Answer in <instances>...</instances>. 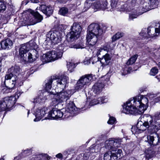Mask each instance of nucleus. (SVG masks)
Returning <instances> with one entry per match:
<instances>
[{
    "instance_id": "nucleus-64",
    "label": "nucleus",
    "mask_w": 160,
    "mask_h": 160,
    "mask_svg": "<svg viewBox=\"0 0 160 160\" xmlns=\"http://www.w3.org/2000/svg\"><path fill=\"white\" fill-rule=\"evenodd\" d=\"M29 110H28V114H29Z\"/></svg>"
},
{
    "instance_id": "nucleus-19",
    "label": "nucleus",
    "mask_w": 160,
    "mask_h": 160,
    "mask_svg": "<svg viewBox=\"0 0 160 160\" xmlns=\"http://www.w3.org/2000/svg\"><path fill=\"white\" fill-rule=\"evenodd\" d=\"M49 52L52 61H54L60 58L62 56V52L58 49L56 50L55 51H53Z\"/></svg>"
},
{
    "instance_id": "nucleus-9",
    "label": "nucleus",
    "mask_w": 160,
    "mask_h": 160,
    "mask_svg": "<svg viewBox=\"0 0 160 160\" xmlns=\"http://www.w3.org/2000/svg\"><path fill=\"white\" fill-rule=\"evenodd\" d=\"M71 94V91L69 90L61 92L56 94L54 93V98L56 102L55 104H58V103L66 101L69 99Z\"/></svg>"
},
{
    "instance_id": "nucleus-21",
    "label": "nucleus",
    "mask_w": 160,
    "mask_h": 160,
    "mask_svg": "<svg viewBox=\"0 0 160 160\" xmlns=\"http://www.w3.org/2000/svg\"><path fill=\"white\" fill-rule=\"evenodd\" d=\"M10 73L9 74H12L13 77H16V79H18V76L20 73V69L19 66H15L12 67L8 70Z\"/></svg>"
},
{
    "instance_id": "nucleus-28",
    "label": "nucleus",
    "mask_w": 160,
    "mask_h": 160,
    "mask_svg": "<svg viewBox=\"0 0 160 160\" xmlns=\"http://www.w3.org/2000/svg\"><path fill=\"white\" fill-rule=\"evenodd\" d=\"M46 98L42 95L39 96L34 98L32 100V102L34 103H40L44 102Z\"/></svg>"
},
{
    "instance_id": "nucleus-11",
    "label": "nucleus",
    "mask_w": 160,
    "mask_h": 160,
    "mask_svg": "<svg viewBox=\"0 0 160 160\" xmlns=\"http://www.w3.org/2000/svg\"><path fill=\"white\" fill-rule=\"evenodd\" d=\"M64 109V118H67L75 115L77 111V108L72 102H70Z\"/></svg>"
},
{
    "instance_id": "nucleus-15",
    "label": "nucleus",
    "mask_w": 160,
    "mask_h": 160,
    "mask_svg": "<svg viewBox=\"0 0 160 160\" xmlns=\"http://www.w3.org/2000/svg\"><path fill=\"white\" fill-rule=\"evenodd\" d=\"M68 78L66 76H63L56 80L57 86L62 89H64L68 82Z\"/></svg>"
},
{
    "instance_id": "nucleus-5",
    "label": "nucleus",
    "mask_w": 160,
    "mask_h": 160,
    "mask_svg": "<svg viewBox=\"0 0 160 160\" xmlns=\"http://www.w3.org/2000/svg\"><path fill=\"white\" fill-rule=\"evenodd\" d=\"M94 75L92 74H86L81 76L78 80L75 88V92L83 91L84 88L93 81Z\"/></svg>"
},
{
    "instance_id": "nucleus-29",
    "label": "nucleus",
    "mask_w": 160,
    "mask_h": 160,
    "mask_svg": "<svg viewBox=\"0 0 160 160\" xmlns=\"http://www.w3.org/2000/svg\"><path fill=\"white\" fill-rule=\"evenodd\" d=\"M111 6H109L108 11H112L113 10L117 7V4L118 0H111Z\"/></svg>"
},
{
    "instance_id": "nucleus-27",
    "label": "nucleus",
    "mask_w": 160,
    "mask_h": 160,
    "mask_svg": "<svg viewBox=\"0 0 160 160\" xmlns=\"http://www.w3.org/2000/svg\"><path fill=\"white\" fill-rule=\"evenodd\" d=\"M41 60L43 62L47 63L52 61L50 52H48L43 54L41 58Z\"/></svg>"
},
{
    "instance_id": "nucleus-14",
    "label": "nucleus",
    "mask_w": 160,
    "mask_h": 160,
    "mask_svg": "<svg viewBox=\"0 0 160 160\" xmlns=\"http://www.w3.org/2000/svg\"><path fill=\"white\" fill-rule=\"evenodd\" d=\"M58 32H49L47 35V38H49L52 43L54 44L60 42L61 40V37Z\"/></svg>"
},
{
    "instance_id": "nucleus-57",
    "label": "nucleus",
    "mask_w": 160,
    "mask_h": 160,
    "mask_svg": "<svg viewBox=\"0 0 160 160\" xmlns=\"http://www.w3.org/2000/svg\"><path fill=\"white\" fill-rule=\"evenodd\" d=\"M32 3H38L40 2L41 1V0H29Z\"/></svg>"
},
{
    "instance_id": "nucleus-10",
    "label": "nucleus",
    "mask_w": 160,
    "mask_h": 160,
    "mask_svg": "<svg viewBox=\"0 0 160 160\" xmlns=\"http://www.w3.org/2000/svg\"><path fill=\"white\" fill-rule=\"evenodd\" d=\"M64 116V109L59 110L57 108L53 109L50 111L47 117L45 119H57L60 118Z\"/></svg>"
},
{
    "instance_id": "nucleus-62",
    "label": "nucleus",
    "mask_w": 160,
    "mask_h": 160,
    "mask_svg": "<svg viewBox=\"0 0 160 160\" xmlns=\"http://www.w3.org/2000/svg\"><path fill=\"white\" fill-rule=\"evenodd\" d=\"M158 67L159 68V69H160V62H159L158 64Z\"/></svg>"
},
{
    "instance_id": "nucleus-26",
    "label": "nucleus",
    "mask_w": 160,
    "mask_h": 160,
    "mask_svg": "<svg viewBox=\"0 0 160 160\" xmlns=\"http://www.w3.org/2000/svg\"><path fill=\"white\" fill-rule=\"evenodd\" d=\"M115 46V45L112 44L111 42H109L105 43L102 47L105 51L108 52L113 50Z\"/></svg>"
},
{
    "instance_id": "nucleus-1",
    "label": "nucleus",
    "mask_w": 160,
    "mask_h": 160,
    "mask_svg": "<svg viewBox=\"0 0 160 160\" xmlns=\"http://www.w3.org/2000/svg\"><path fill=\"white\" fill-rule=\"evenodd\" d=\"M148 128V133L151 134L155 133V136H145L143 138L142 140L148 142L150 144L158 145L160 142V137L156 132L160 129V112H156L153 117L147 115L143 123L139 122L136 127H132L131 131L133 134H138L143 132Z\"/></svg>"
},
{
    "instance_id": "nucleus-44",
    "label": "nucleus",
    "mask_w": 160,
    "mask_h": 160,
    "mask_svg": "<svg viewBox=\"0 0 160 160\" xmlns=\"http://www.w3.org/2000/svg\"><path fill=\"white\" fill-rule=\"evenodd\" d=\"M158 72V69L156 67H154L151 69L150 74L151 75L154 76Z\"/></svg>"
},
{
    "instance_id": "nucleus-49",
    "label": "nucleus",
    "mask_w": 160,
    "mask_h": 160,
    "mask_svg": "<svg viewBox=\"0 0 160 160\" xmlns=\"http://www.w3.org/2000/svg\"><path fill=\"white\" fill-rule=\"evenodd\" d=\"M31 152V150L30 149H28L26 150L23 151L22 153L23 156H25L30 154Z\"/></svg>"
},
{
    "instance_id": "nucleus-30",
    "label": "nucleus",
    "mask_w": 160,
    "mask_h": 160,
    "mask_svg": "<svg viewBox=\"0 0 160 160\" xmlns=\"http://www.w3.org/2000/svg\"><path fill=\"white\" fill-rule=\"evenodd\" d=\"M128 65H127L125 67L122 68L121 72L122 75H125L128 73H130L132 70V68L128 66Z\"/></svg>"
},
{
    "instance_id": "nucleus-61",
    "label": "nucleus",
    "mask_w": 160,
    "mask_h": 160,
    "mask_svg": "<svg viewBox=\"0 0 160 160\" xmlns=\"http://www.w3.org/2000/svg\"><path fill=\"white\" fill-rule=\"evenodd\" d=\"M2 111V110H0V117L2 115V113H3V111Z\"/></svg>"
},
{
    "instance_id": "nucleus-52",
    "label": "nucleus",
    "mask_w": 160,
    "mask_h": 160,
    "mask_svg": "<svg viewBox=\"0 0 160 160\" xmlns=\"http://www.w3.org/2000/svg\"><path fill=\"white\" fill-rule=\"evenodd\" d=\"M116 119L114 118L110 117L109 119L108 122V123L109 124H112L114 123Z\"/></svg>"
},
{
    "instance_id": "nucleus-51",
    "label": "nucleus",
    "mask_w": 160,
    "mask_h": 160,
    "mask_svg": "<svg viewBox=\"0 0 160 160\" xmlns=\"http://www.w3.org/2000/svg\"><path fill=\"white\" fill-rule=\"evenodd\" d=\"M98 56H95L93 57H92L90 59V61L92 62V64H94L96 62H97L98 61Z\"/></svg>"
},
{
    "instance_id": "nucleus-60",
    "label": "nucleus",
    "mask_w": 160,
    "mask_h": 160,
    "mask_svg": "<svg viewBox=\"0 0 160 160\" xmlns=\"http://www.w3.org/2000/svg\"><path fill=\"white\" fill-rule=\"evenodd\" d=\"M20 158L19 156L15 158L14 160H18Z\"/></svg>"
},
{
    "instance_id": "nucleus-25",
    "label": "nucleus",
    "mask_w": 160,
    "mask_h": 160,
    "mask_svg": "<svg viewBox=\"0 0 160 160\" xmlns=\"http://www.w3.org/2000/svg\"><path fill=\"white\" fill-rule=\"evenodd\" d=\"M53 81V79L51 78L49 80L45 81L46 84L45 85V89L48 92H49L51 94H54V92L53 91H50L52 88V84Z\"/></svg>"
},
{
    "instance_id": "nucleus-50",
    "label": "nucleus",
    "mask_w": 160,
    "mask_h": 160,
    "mask_svg": "<svg viewBox=\"0 0 160 160\" xmlns=\"http://www.w3.org/2000/svg\"><path fill=\"white\" fill-rule=\"evenodd\" d=\"M104 50L103 49V48L102 47L100 48L97 49L96 55L97 56H98L101 54H104Z\"/></svg>"
},
{
    "instance_id": "nucleus-54",
    "label": "nucleus",
    "mask_w": 160,
    "mask_h": 160,
    "mask_svg": "<svg viewBox=\"0 0 160 160\" xmlns=\"http://www.w3.org/2000/svg\"><path fill=\"white\" fill-rule=\"evenodd\" d=\"M90 155V152H86L83 155V158L85 160H87Z\"/></svg>"
},
{
    "instance_id": "nucleus-4",
    "label": "nucleus",
    "mask_w": 160,
    "mask_h": 160,
    "mask_svg": "<svg viewBox=\"0 0 160 160\" xmlns=\"http://www.w3.org/2000/svg\"><path fill=\"white\" fill-rule=\"evenodd\" d=\"M103 33V31L97 23H92L88 27L86 39L88 44L92 46L96 44L98 38Z\"/></svg>"
},
{
    "instance_id": "nucleus-32",
    "label": "nucleus",
    "mask_w": 160,
    "mask_h": 160,
    "mask_svg": "<svg viewBox=\"0 0 160 160\" xmlns=\"http://www.w3.org/2000/svg\"><path fill=\"white\" fill-rule=\"evenodd\" d=\"M67 65L68 70L70 72H73L75 67V64L71 62H67Z\"/></svg>"
},
{
    "instance_id": "nucleus-3",
    "label": "nucleus",
    "mask_w": 160,
    "mask_h": 160,
    "mask_svg": "<svg viewBox=\"0 0 160 160\" xmlns=\"http://www.w3.org/2000/svg\"><path fill=\"white\" fill-rule=\"evenodd\" d=\"M149 3H150V6L149 5L148 3L142 2L139 6L136 5L133 9H131L129 7L128 8L126 7L127 5H125L124 7L126 8L124 10L126 11L131 12L129 14V19L130 20H133L137 18L149 10L157 7L158 0H149Z\"/></svg>"
},
{
    "instance_id": "nucleus-48",
    "label": "nucleus",
    "mask_w": 160,
    "mask_h": 160,
    "mask_svg": "<svg viewBox=\"0 0 160 160\" xmlns=\"http://www.w3.org/2000/svg\"><path fill=\"white\" fill-rule=\"evenodd\" d=\"M47 7L44 5H41L39 8V10H40L43 13L45 14L46 13Z\"/></svg>"
},
{
    "instance_id": "nucleus-45",
    "label": "nucleus",
    "mask_w": 160,
    "mask_h": 160,
    "mask_svg": "<svg viewBox=\"0 0 160 160\" xmlns=\"http://www.w3.org/2000/svg\"><path fill=\"white\" fill-rule=\"evenodd\" d=\"M115 152L116 153H113V155L117 156V159L118 158H120V157H121L122 150L120 149H118L117 150H116Z\"/></svg>"
},
{
    "instance_id": "nucleus-47",
    "label": "nucleus",
    "mask_w": 160,
    "mask_h": 160,
    "mask_svg": "<svg viewBox=\"0 0 160 160\" xmlns=\"http://www.w3.org/2000/svg\"><path fill=\"white\" fill-rule=\"evenodd\" d=\"M155 31L156 33L157 34V36L160 33V24L158 23L155 26Z\"/></svg>"
},
{
    "instance_id": "nucleus-20",
    "label": "nucleus",
    "mask_w": 160,
    "mask_h": 160,
    "mask_svg": "<svg viewBox=\"0 0 160 160\" xmlns=\"http://www.w3.org/2000/svg\"><path fill=\"white\" fill-rule=\"evenodd\" d=\"M13 43L12 40L8 38L2 40L0 44V46H1L2 48L3 49H9L11 48Z\"/></svg>"
},
{
    "instance_id": "nucleus-33",
    "label": "nucleus",
    "mask_w": 160,
    "mask_h": 160,
    "mask_svg": "<svg viewBox=\"0 0 160 160\" xmlns=\"http://www.w3.org/2000/svg\"><path fill=\"white\" fill-rule=\"evenodd\" d=\"M145 153L146 154V158L147 160L152 158L155 153L154 151L151 150H147L145 151Z\"/></svg>"
},
{
    "instance_id": "nucleus-37",
    "label": "nucleus",
    "mask_w": 160,
    "mask_h": 160,
    "mask_svg": "<svg viewBox=\"0 0 160 160\" xmlns=\"http://www.w3.org/2000/svg\"><path fill=\"white\" fill-rule=\"evenodd\" d=\"M101 2L97 1L92 3V7L94 9H101Z\"/></svg>"
},
{
    "instance_id": "nucleus-55",
    "label": "nucleus",
    "mask_w": 160,
    "mask_h": 160,
    "mask_svg": "<svg viewBox=\"0 0 160 160\" xmlns=\"http://www.w3.org/2000/svg\"><path fill=\"white\" fill-rule=\"evenodd\" d=\"M157 96V95L155 94H150L147 96H148L150 98L152 99L156 97Z\"/></svg>"
},
{
    "instance_id": "nucleus-38",
    "label": "nucleus",
    "mask_w": 160,
    "mask_h": 160,
    "mask_svg": "<svg viewBox=\"0 0 160 160\" xmlns=\"http://www.w3.org/2000/svg\"><path fill=\"white\" fill-rule=\"evenodd\" d=\"M37 158L39 159L37 160H42L48 159L49 160L50 159V157L46 154H44L43 155H38V156L37 157Z\"/></svg>"
},
{
    "instance_id": "nucleus-43",
    "label": "nucleus",
    "mask_w": 160,
    "mask_h": 160,
    "mask_svg": "<svg viewBox=\"0 0 160 160\" xmlns=\"http://www.w3.org/2000/svg\"><path fill=\"white\" fill-rule=\"evenodd\" d=\"M98 98L100 103H102L106 102L108 101V98L106 96H103Z\"/></svg>"
},
{
    "instance_id": "nucleus-35",
    "label": "nucleus",
    "mask_w": 160,
    "mask_h": 160,
    "mask_svg": "<svg viewBox=\"0 0 160 160\" xmlns=\"http://www.w3.org/2000/svg\"><path fill=\"white\" fill-rule=\"evenodd\" d=\"M101 9L104 10H106L108 11V8L109 7L108 6V3L107 1L106 0H103L101 2Z\"/></svg>"
},
{
    "instance_id": "nucleus-22",
    "label": "nucleus",
    "mask_w": 160,
    "mask_h": 160,
    "mask_svg": "<svg viewBox=\"0 0 160 160\" xmlns=\"http://www.w3.org/2000/svg\"><path fill=\"white\" fill-rule=\"evenodd\" d=\"M111 58V56L108 54L106 53L100 59V61L103 66H106L109 63Z\"/></svg>"
},
{
    "instance_id": "nucleus-17",
    "label": "nucleus",
    "mask_w": 160,
    "mask_h": 160,
    "mask_svg": "<svg viewBox=\"0 0 160 160\" xmlns=\"http://www.w3.org/2000/svg\"><path fill=\"white\" fill-rule=\"evenodd\" d=\"M28 50V46L26 44L22 45L21 46L19 50V54L21 57L22 60L24 61H27L26 53Z\"/></svg>"
},
{
    "instance_id": "nucleus-56",
    "label": "nucleus",
    "mask_w": 160,
    "mask_h": 160,
    "mask_svg": "<svg viewBox=\"0 0 160 160\" xmlns=\"http://www.w3.org/2000/svg\"><path fill=\"white\" fill-rule=\"evenodd\" d=\"M157 98H155V101L156 102H158L159 101H160V95L158 94L157 95Z\"/></svg>"
},
{
    "instance_id": "nucleus-24",
    "label": "nucleus",
    "mask_w": 160,
    "mask_h": 160,
    "mask_svg": "<svg viewBox=\"0 0 160 160\" xmlns=\"http://www.w3.org/2000/svg\"><path fill=\"white\" fill-rule=\"evenodd\" d=\"M117 156L114 155L111 151L106 152L104 155V160H117Z\"/></svg>"
},
{
    "instance_id": "nucleus-41",
    "label": "nucleus",
    "mask_w": 160,
    "mask_h": 160,
    "mask_svg": "<svg viewBox=\"0 0 160 160\" xmlns=\"http://www.w3.org/2000/svg\"><path fill=\"white\" fill-rule=\"evenodd\" d=\"M84 45L82 42L80 43L75 44L73 45V46H71V48H74L76 49L79 48H83L85 47Z\"/></svg>"
},
{
    "instance_id": "nucleus-53",
    "label": "nucleus",
    "mask_w": 160,
    "mask_h": 160,
    "mask_svg": "<svg viewBox=\"0 0 160 160\" xmlns=\"http://www.w3.org/2000/svg\"><path fill=\"white\" fill-rule=\"evenodd\" d=\"M97 146H95V147H92L90 148V154L91 153H95V152H98L99 150L98 149H96L95 150V148H97Z\"/></svg>"
},
{
    "instance_id": "nucleus-39",
    "label": "nucleus",
    "mask_w": 160,
    "mask_h": 160,
    "mask_svg": "<svg viewBox=\"0 0 160 160\" xmlns=\"http://www.w3.org/2000/svg\"><path fill=\"white\" fill-rule=\"evenodd\" d=\"M68 9L64 7L61 8L59 11L60 14L63 16H65L68 13Z\"/></svg>"
},
{
    "instance_id": "nucleus-34",
    "label": "nucleus",
    "mask_w": 160,
    "mask_h": 160,
    "mask_svg": "<svg viewBox=\"0 0 160 160\" xmlns=\"http://www.w3.org/2000/svg\"><path fill=\"white\" fill-rule=\"evenodd\" d=\"M137 55H134L131 57L128 61L127 62V65H132L134 63L137 58Z\"/></svg>"
},
{
    "instance_id": "nucleus-16",
    "label": "nucleus",
    "mask_w": 160,
    "mask_h": 160,
    "mask_svg": "<svg viewBox=\"0 0 160 160\" xmlns=\"http://www.w3.org/2000/svg\"><path fill=\"white\" fill-rule=\"evenodd\" d=\"M47 109L45 108H39L36 109L34 114L36 117V118L34 119V121L36 122L40 121L46 113Z\"/></svg>"
},
{
    "instance_id": "nucleus-18",
    "label": "nucleus",
    "mask_w": 160,
    "mask_h": 160,
    "mask_svg": "<svg viewBox=\"0 0 160 160\" xmlns=\"http://www.w3.org/2000/svg\"><path fill=\"white\" fill-rule=\"evenodd\" d=\"M104 87L103 83L98 82L95 83L92 88L93 92L95 94H99L102 91Z\"/></svg>"
},
{
    "instance_id": "nucleus-7",
    "label": "nucleus",
    "mask_w": 160,
    "mask_h": 160,
    "mask_svg": "<svg viewBox=\"0 0 160 160\" xmlns=\"http://www.w3.org/2000/svg\"><path fill=\"white\" fill-rule=\"evenodd\" d=\"M26 44L28 46V48L29 47L30 48L31 50L28 53V59L30 62H32L35 60L37 56L38 46L35 42L32 41Z\"/></svg>"
},
{
    "instance_id": "nucleus-12",
    "label": "nucleus",
    "mask_w": 160,
    "mask_h": 160,
    "mask_svg": "<svg viewBox=\"0 0 160 160\" xmlns=\"http://www.w3.org/2000/svg\"><path fill=\"white\" fill-rule=\"evenodd\" d=\"M30 13L34 17V18L36 19V21H33V19L30 17H28L27 19L26 23L30 25H33L37 22H41L43 19V17L42 15L37 11H34L32 10H29Z\"/></svg>"
},
{
    "instance_id": "nucleus-8",
    "label": "nucleus",
    "mask_w": 160,
    "mask_h": 160,
    "mask_svg": "<svg viewBox=\"0 0 160 160\" xmlns=\"http://www.w3.org/2000/svg\"><path fill=\"white\" fill-rule=\"evenodd\" d=\"M18 81V79H16V77L13 76L11 74H7L5 77L4 84L7 88L12 89L14 88Z\"/></svg>"
},
{
    "instance_id": "nucleus-63",
    "label": "nucleus",
    "mask_w": 160,
    "mask_h": 160,
    "mask_svg": "<svg viewBox=\"0 0 160 160\" xmlns=\"http://www.w3.org/2000/svg\"><path fill=\"white\" fill-rule=\"evenodd\" d=\"M1 16L0 15V23H1L2 22V20L1 18Z\"/></svg>"
},
{
    "instance_id": "nucleus-42",
    "label": "nucleus",
    "mask_w": 160,
    "mask_h": 160,
    "mask_svg": "<svg viewBox=\"0 0 160 160\" xmlns=\"http://www.w3.org/2000/svg\"><path fill=\"white\" fill-rule=\"evenodd\" d=\"M6 6L4 2L0 1V12H4L6 9Z\"/></svg>"
},
{
    "instance_id": "nucleus-23",
    "label": "nucleus",
    "mask_w": 160,
    "mask_h": 160,
    "mask_svg": "<svg viewBox=\"0 0 160 160\" xmlns=\"http://www.w3.org/2000/svg\"><path fill=\"white\" fill-rule=\"evenodd\" d=\"M117 142L116 141L112 140H107L105 142V146L108 149H110L113 148L118 146V144L117 145Z\"/></svg>"
},
{
    "instance_id": "nucleus-36",
    "label": "nucleus",
    "mask_w": 160,
    "mask_h": 160,
    "mask_svg": "<svg viewBox=\"0 0 160 160\" xmlns=\"http://www.w3.org/2000/svg\"><path fill=\"white\" fill-rule=\"evenodd\" d=\"M92 3L89 0H87L84 4V6L83 9V11H86L91 6L92 7Z\"/></svg>"
},
{
    "instance_id": "nucleus-13",
    "label": "nucleus",
    "mask_w": 160,
    "mask_h": 160,
    "mask_svg": "<svg viewBox=\"0 0 160 160\" xmlns=\"http://www.w3.org/2000/svg\"><path fill=\"white\" fill-rule=\"evenodd\" d=\"M140 36L144 38H153L157 36V34L155 31V28L153 27H149L147 29L143 28L140 33Z\"/></svg>"
},
{
    "instance_id": "nucleus-31",
    "label": "nucleus",
    "mask_w": 160,
    "mask_h": 160,
    "mask_svg": "<svg viewBox=\"0 0 160 160\" xmlns=\"http://www.w3.org/2000/svg\"><path fill=\"white\" fill-rule=\"evenodd\" d=\"M124 33L122 32H118L113 35L112 38V42H113L122 37Z\"/></svg>"
},
{
    "instance_id": "nucleus-46",
    "label": "nucleus",
    "mask_w": 160,
    "mask_h": 160,
    "mask_svg": "<svg viewBox=\"0 0 160 160\" xmlns=\"http://www.w3.org/2000/svg\"><path fill=\"white\" fill-rule=\"evenodd\" d=\"M99 101H98V99H94L92 100L90 102L89 105L90 106H93L99 103Z\"/></svg>"
},
{
    "instance_id": "nucleus-58",
    "label": "nucleus",
    "mask_w": 160,
    "mask_h": 160,
    "mask_svg": "<svg viewBox=\"0 0 160 160\" xmlns=\"http://www.w3.org/2000/svg\"><path fill=\"white\" fill-rule=\"evenodd\" d=\"M56 157L58 158H62V155L61 153H59L56 155Z\"/></svg>"
},
{
    "instance_id": "nucleus-59",
    "label": "nucleus",
    "mask_w": 160,
    "mask_h": 160,
    "mask_svg": "<svg viewBox=\"0 0 160 160\" xmlns=\"http://www.w3.org/2000/svg\"><path fill=\"white\" fill-rule=\"evenodd\" d=\"M84 63L85 64H88L90 63V62L89 61H85Z\"/></svg>"
},
{
    "instance_id": "nucleus-2",
    "label": "nucleus",
    "mask_w": 160,
    "mask_h": 160,
    "mask_svg": "<svg viewBox=\"0 0 160 160\" xmlns=\"http://www.w3.org/2000/svg\"><path fill=\"white\" fill-rule=\"evenodd\" d=\"M148 102L147 97L141 95L136 96L124 104L122 111L126 114H142L147 109Z\"/></svg>"
},
{
    "instance_id": "nucleus-40",
    "label": "nucleus",
    "mask_w": 160,
    "mask_h": 160,
    "mask_svg": "<svg viewBox=\"0 0 160 160\" xmlns=\"http://www.w3.org/2000/svg\"><path fill=\"white\" fill-rule=\"evenodd\" d=\"M53 10L52 7L50 6H47V10H46V13H45L46 15L48 16H50L53 12Z\"/></svg>"
},
{
    "instance_id": "nucleus-6",
    "label": "nucleus",
    "mask_w": 160,
    "mask_h": 160,
    "mask_svg": "<svg viewBox=\"0 0 160 160\" xmlns=\"http://www.w3.org/2000/svg\"><path fill=\"white\" fill-rule=\"evenodd\" d=\"M71 29L72 31L67 35V40L70 42L73 41L79 37L82 28L78 23L74 22L71 26Z\"/></svg>"
}]
</instances>
